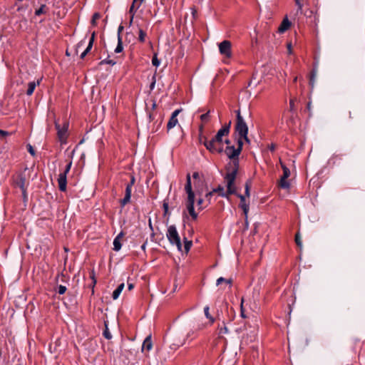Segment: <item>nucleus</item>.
<instances>
[{"label": "nucleus", "instance_id": "2eb2a0df", "mask_svg": "<svg viewBox=\"0 0 365 365\" xmlns=\"http://www.w3.org/2000/svg\"><path fill=\"white\" fill-rule=\"evenodd\" d=\"M237 197L240 199V207L243 210L245 216L247 217L249 212V204L245 202V196L243 195L237 194Z\"/></svg>", "mask_w": 365, "mask_h": 365}, {"label": "nucleus", "instance_id": "09e8293b", "mask_svg": "<svg viewBox=\"0 0 365 365\" xmlns=\"http://www.w3.org/2000/svg\"><path fill=\"white\" fill-rule=\"evenodd\" d=\"M135 182V178L133 175L130 176V181L127 184L128 186L133 187Z\"/></svg>", "mask_w": 365, "mask_h": 365}, {"label": "nucleus", "instance_id": "20e7f679", "mask_svg": "<svg viewBox=\"0 0 365 365\" xmlns=\"http://www.w3.org/2000/svg\"><path fill=\"white\" fill-rule=\"evenodd\" d=\"M232 122L229 121L227 123H225L217 133L214 138H212L210 140H208V143H218L222 144L223 143V137L227 136L230 132Z\"/></svg>", "mask_w": 365, "mask_h": 365}, {"label": "nucleus", "instance_id": "39448f33", "mask_svg": "<svg viewBox=\"0 0 365 365\" xmlns=\"http://www.w3.org/2000/svg\"><path fill=\"white\" fill-rule=\"evenodd\" d=\"M225 180L227 182V188L226 192L224 191V187L220 185H219L217 188L213 189L212 190V192H213V193L218 192L221 197L228 198L229 195L236 193V187L235 185V180H233L232 183H231V185L229 187L228 179L227 178V174L225 176Z\"/></svg>", "mask_w": 365, "mask_h": 365}, {"label": "nucleus", "instance_id": "a19ab883", "mask_svg": "<svg viewBox=\"0 0 365 365\" xmlns=\"http://www.w3.org/2000/svg\"><path fill=\"white\" fill-rule=\"evenodd\" d=\"M160 62L159 59L158 58L157 55L155 54L153 56V59H152L153 65L157 67V66H158L160 65Z\"/></svg>", "mask_w": 365, "mask_h": 365}, {"label": "nucleus", "instance_id": "ddd939ff", "mask_svg": "<svg viewBox=\"0 0 365 365\" xmlns=\"http://www.w3.org/2000/svg\"><path fill=\"white\" fill-rule=\"evenodd\" d=\"M58 188L61 192L66 190L67 186V176L65 173H60L58 178Z\"/></svg>", "mask_w": 365, "mask_h": 365}, {"label": "nucleus", "instance_id": "0e129e2a", "mask_svg": "<svg viewBox=\"0 0 365 365\" xmlns=\"http://www.w3.org/2000/svg\"><path fill=\"white\" fill-rule=\"evenodd\" d=\"M146 245H147V240L141 245V250H143L144 252L145 251Z\"/></svg>", "mask_w": 365, "mask_h": 365}, {"label": "nucleus", "instance_id": "69168bd1", "mask_svg": "<svg viewBox=\"0 0 365 365\" xmlns=\"http://www.w3.org/2000/svg\"><path fill=\"white\" fill-rule=\"evenodd\" d=\"M311 108H312V103L309 101L307 103V109L310 111L311 110Z\"/></svg>", "mask_w": 365, "mask_h": 365}, {"label": "nucleus", "instance_id": "9b49d317", "mask_svg": "<svg viewBox=\"0 0 365 365\" xmlns=\"http://www.w3.org/2000/svg\"><path fill=\"white\" fill-rule=\"evenodd\" d=\"M181 110L177 109L174 110L169 119V121L167 124V129L170 130L171 128H174L178 123V120L177 118L178 114L180 113Z\"/></svg>", "mask_w": 365, "mask_h": 365}, {"label": "nucleus", "instance_id": "473e14b6", "mask_svg": "<svg viewBox=\"0 0 365 365\" xmlns=\"http://www.w3.org/2000/svg\"><path fill=\"white\" fill-rule=\"evenodd\" d=\"M317 76V71L312 70L310 73V78H309V83L313 86L314 83V80Z\"/></svg>", "mask_w": 365, "mask_h": 365}, {"label": "nucleus", "instance_id": "cd10ccee", "mask_svg": "<svg viewBox=\"0 0 365 365\" xmlns=\"http://www.w3.org/2000/svg\"><path fill=\"white\" fill-rule=\"evenodd\" d=\"M237 148H237V153L238 152L241 153L242 150V147H243L244 143H243V139L241 138L240 136H238V138H237Z\"/></svg>", "mask_w": 365, "mask_h": 365}, {"label": "nucleus", "instance_id": "f3484780", "mask_svg": "<svg viewBox=\"0 0 365 365\" xmlns=\"http://www.w3.org/2000/svg\"><path fill=\"white\" fill-rule=\"evenodd\" d=\"M124 237V233L120 232L113 240V250L115 251H119L121 249V240Z\"/></svg>", "mask_w": 365, "mask_h": 365}, {"label": "nucleus", "instance_id": "6ab92c4d", "mask_svg": "<svg viewBox=\"0 0 365 365\" xmlns=\"http://www.w3.org/2000/svg\"><path fill=\"white\" fill-rule=\"evenodd\" d=\"M291 26L290 21L287 19H284L281 23L278 31L279 33H284Z\"/></svg>", "mask_w": 365, "mask_h": 365}, {"label": "nucleus", "instance_id": "f704fd0d", "mask_svg": "<svg viewBox=\"0 0 365 365\" xmlns=\"http://www.w3.org/2000/svg\"><path fill=\"white\" fill-rule=\"evenodd\" d=\"M197 205L198 206V210H203L205 207V201L202 198H199L197 200Z\"/></svg>", "mask_w": 365, "mask_h": 365}, {"label": "nucleus", "instance_id": "680f3d73", "mask_svg": "<svg viewBox=\"0 0 365 365\" xmlns=\"http://www.w3.org/2000/svg\"><path fill=\"white\" fill-rule=\"evenodd\" d=\"M295 2H296V4L298 6V9H299V10H302V4L299 2V0H295Z\"/></svg>", "mask_w": 365, "mask_h": 365}, {"label": "nucleus", "instance_id": "72a5a7b5", "mask_svg": "<svg viewBox=\"0 0 365 365\" xmlns=\"http://www.w3.org/2000/svg\"><path fill=\"white\" fill-rule=\"evenodd\" d=\"M200 120L204 123H207L210 120V111L201 115Z\"/></svg>", "mask_w": 365, "mask_h": 365}, {"label": "nucleus", "instance_id": "c85d7f7f", "mask_svg": "<svg viewBox=\"0 0 365 365\" xmlns=\"http://www.w3.org/2000/svg\"><path fill=\"white\" fill-rule=\"evenodd\" d=\"M103 335L107 339H110L112 338V335L109 331L108 325L106 324H105V329L103 331Z\"/></svg>", "mask_w": 365, "mask_h": 365}, {"label": "nucleus", "instance_id": "58836bf2", "mask_svg": "<svg viewBox=\"0 0 365 365\" xmlns=\"http://www.w3.org/2000/svg\"><path fill=\"white\" fill-rule=\"evenodd\" d=\"M95 36H96V33L93 32L92 34H91V38L89 39L88 44L87 46V47L90 48L91 49L92 48L93 45V42L95 41Z\"/></svg>", "mask_w": 365, "mask_h": 365}, {"label": "nucleus", "instance_id": "0eeeda50", "mask_svg": "<svg viewBox=\"0 0 365 365\" xmlns=\"http://www.w3.org/2000/svg\"><path fill=\"white\" fill-rule=\"evenodd\" d=\"M279 163L283 170V175L278 182V185L282 189H289L290 183L287 180L290 176V170L281 160Z\"/></svg>", "mask_w": 365, "mask_h": 365}, {"label": "nucleus", "instance_id": "338daca9", "mask_svg": "<svg viewBox=\"0 0 365 365\" xmlns=\"http://www.w3.org/2000/svg\"><path fill=\"white\" fill-rule=\"evenodd\" d=\"M194 334V331H190L187 334V338L192 336Z\"/></svg>", "mask_w": 365, "mask_h": 365}, {"label": "nucleus", "instance_id": "ea45409f", "mask_svg": "<svg viewBox=\"0 0 365 365\" xmlns=\"http://www.w3.org/2000/svg\"><path fill=\"white\" fill-rule=\"evenodd\" d=\"M95 36H96V33L93 32L92 34H91V38L89 39L88 44L87 46V47L90 48L91 49L92 48L93 45V42L95 41Z\"/></svg>", "mask_w": 365, "mask_h": 365}, {"label": "nucleus", "instance_id": "a211bd4d", "mask_svg": "<svg viewBox=\"0 0 365 365\" xmlns=\"http://www.w3.org/2000/svg\"><path fill=\"white\" fill-rule=\"evenodd\" d=\"M153 347V343L151 340V336H148L142 345V351H143L144 349H146L147 351H150Z\"/></svg>", "mask_w": 365, "mask_h": 365}, {"label": "nucleus", "instance_id": "4d7b16f0", "mask_svg": "<svg viewBox=\"0 0 365 365\" xmlns=\"http://www.w3.org/2000/svg\"><path fill=\"white\" fill-rule=\"evenodd\" d=\"M247 135L248 134H245V137H241V138H242L243 140H245L247 143L250 144V140L249 139Z\"/></svg>", "mask_w": 365, "mask_h": 365}, {"label": "nucleus", "instance_id": "603ef678", "mask_svg": "<svg viewBox=\"0 0 365 365\" xmlns=\"http://www.w3.org/2000/svg\"><path fill=\"white\" fill-rule=\"evenodd\" d=\"M124 27L122 25H120L118 29V39H119V36H121V32L123 31Z\"/></svg>", "mask_w": 365, "mask_h": 365}, {"label": "nucleus", "instance_id": "37998d69", "mask_svg": "<svg viewBox=\"0 0 365 365\" xmlns=\"http://www.w3.org/2000/svg\"><path fill=\"white\" fill-rule=\"evenodd\" d=\"M72 165V161L71 160L68 162V163L66 165L64 171L62 173H65V175L67 176V174L69 173L71 168Z\"/></svg>", "mask_w": 365, "mask_h": 365}, {"label": "nucleus", "instance_id": "6e6d98bb", "mask_svg": "<svg viewBox=\"0 0 365 365\" xmlns=\"http://www.w3.org/2000/svg\"><path fill=\"white\" fill-rule=\"evenodd\" d=\"M276 147L277 145L274 143H272L269 146V149L270 150V151L272 152H274L276 149Z\"/></svg>", "mask_w": 365, "mask_h": 365}, {"label": "nucleus", "instance_id": "412c9836", "mask_svg": "<svg viewBox=\"0 0 365 365\" xmlns=\"http://www.w3.org/2000/svg\"><path fill=\"white\" fill-rule=\"evenodd\" d=\"M39 84V81H38L37 83H36L35 81H31V82H29V84H28V89L26 91V94L28 96H31L33 94L36 87V85H38Z\"/></svg>", "mask_w": 365, "mask_h": 365}, {"label": "nucleus", "instance_id": "4be33fe9", "mask_svg": "<svg viewBox=\"0 0 365 365\" xmlns=\"http://www.w3.org/2000/svg\"><path fill=\"white\" fill-rule=\"evenodd\" d=\"M123 50V41H122V36H119V39H118V45L115 49V53H121Z\"/></svg>", "mask_w": 365, "mask_h": 365}, {"label": "nucleus", "instance_id": "a878e982", "mask_svg": "<svg viewBox=\"0 0 365 365\" xmlns=\"http://www.w3.org/2000/svg\"><path fill=\"white\" fill-rule=\"evenodd\" d=\"M209 309H210L209 307L206 306L204 308V313H205L206 318L210 319V324H212L214 323L215 319L210 314Z\"/></svg>", "mask_w": 365, "mask_h": 365}, {"label": "nucleus", "instance_id": "393cba45", "mask_svg": "<svg viewBox=\"0 0 365 365\" xmlns=\"http://www.w3.org/2000/svg\"><path fill=\"white\" fill-rule=\"evenodd\" d=\"M184 248L186 252H188L192 245V242L184 237Z\"/></svg>", "mask_w": 365, "mask_h": 365}, {"label": "nucleus", "instance_id": "bf43d9fd", "mask_svg": "<svg viewBox=\"0 0 365 365\" xmlns=\"http://www.w3.org/2000/svg\"><path fill=\"white\" fill-rule=\"evenodd\" d=\"M287 51H288V53H289V54H291V53H292V43H289L287 44Z\"/></svg>", "mask_w": 365, "mask_h": 365}, {"label": "nucleus", "instance_id": "a18cd8bd", "mask_svg": "<svg viewBox=\"0 0 365 365\" xmlns=\"http://www.w3.org/2000/svg\"><path fill=\"white\" fill-rule=\"evenodd\" d=\"M27 150H28V152L33 156L35 155L36 153H35V150L34 148L30 145H27Z\"/></svg>", "mask_w": 365, "mask_h": 365}, {"label": "nucleus", "instance_id": "5701e85b", "mask_svg": "<svg viewBox=\"0 0 365 365\" xmlns=\"http://www.w3.org/2000/svg\"><path fill=\"white\" fill-rule=\"evenodd\" d=\"M48 11V8L46 4H42L38 9H36L35 11V14L36 16H40L43 14H46Z\"/></svg>", "mask_w": 365, "mask_h": 365}, {"label": "nucleus", "instance_id": "c03bdc74", "mask_svg": "<svg viewBox=\"0 0 365 365\" xmlns=\"http://www.w3.org/2000/svg\"><path fill=\"white\" fill-rule=\"evenodd\" d=\"M137 9H136V5H134L133 3H132V5L129 9V14L134 16Z\"/></svg>", "mask_w": 365, "mask_h": 365}, {"label": "nucleus", "instance_id": "8fccbe9b", "mask_svg": "<svg viewBox=\"0 0 365 365\" xmlns=\"http://www.w3.org/2000/svg\"><path fill=\"white\" fill-rule=\"evenodd\" d=\"M143 0H133V3L134 5H136V9H139L141 6Z\"/></svg>", "mask_w": 365, "mask_h": 365}, {"label": "nucleus", "instance_id": "052dcab7", "mask_svg": "<svg viewBox=\"0 0 365 365\" xmlns=\"http://www.w3.org/2000/svg\"><path fill=\"white\" fill-rule=\"evenodd\" d=\"M205 138H206L205 136H203L202 135V134H200V136H199V141L200 143L203 144V142L205 140Z\"/></svg>", "mask_w": 365, "mask_h": 365}, {"label": "nucleus", "instance_id": "7c9ffc66", "mask_svg": "<svg viewBox=\"0 0 365 365\" xmlns=\"http://www.w3.org/2000/svg\"><path fill=\"white\" fill-rule=\"evenodd\" d=\"M146 33L141 29H139L138 40L140 42L143 43L145 40Z\"/></svg>", "mask_w": 365, "mask_h": 365}, {"label": "nucleus", "instance_id": "423d86ee", "mask_svg": "<svg viewBox=\"0 0 365 365\" xmlns=\"http://www.w3.org/2000/svg\"><path fill=\"white\" fill-rule=\"evenodd\" d=\"M68 125V122L66 121L63 123V127H61L58 122L55 120V128L57 130V136L61 144H66L67 143Z\"/></svg>", "mask_w": 365, "mask_h": 365}, {"label": "nucleus", "instance_id": "f257e3e1", "mask_svg": "<svg viewBox=\"0 0 365 365\" xmlns=\"http://www.w3.org/2000/svg\"><path fill=\"white\" fill-rule=\"evenodd\" d=\"M225 153L228 158L231 160L229 165L226 168L227 178L228 179L230 187L232 181L235 180L238 173L240 167L239 155H240V152L237 153V148L235 146H227L225 149Z\"/></svg>", "mask_w": 365, "mask_h": 365}, {"label": "nucleus", "instance_id": "4468645a", "mask_svg": "<svg viewBox=\"0 0 365 365\" xmlns=\"http://www.w3.org/2000/svg\"><path fill=\"white\" fill-rule=\"evenodd\" d=\"M132 187L126 185L125 190V196L120 200V205L121 207H124L125 205L130 202L131 197Z\"/></svg>", "mask_w": 365, "mask_h": 365}, {"label": "nucleus", "instance_id": "49530a36", "mask_svg": "<svg viewBox=\"0 0 365 365\" xmlns=\"http://www.w3.org/2000/svg\"><path fill=\"white\" fill-rule=\"evenodd\" d=\"M91 49L90 48L86 47L85 51L81 54V56H80L81 58L83 59L85 58V56L91 51Z\"/></svg>", "mask_w": 365, "mask_h": 365}, {"label": "nucleus", "instance_id": "c756f323", "mask_svg": "<svg viewBox=\"0 0 365 365\" xmlns=\"http://www.w3.org/2000/svg\"><path fill=\"white\" fill-rule=\"evenodd\" d=\"M250 187H251V181L248 180L245 183V196L249 197L250 195Z\"/></svg>", "mask_w": 365, "mask_h": 365}, {"label": "nucleus", "instance_id": "864d4df0", "mask_svg": "<svg viewBox=\"0 0 365 365\" xmlns=\"http://www.w3.org/2000/svg\"><path fill=\"white\" fill-rule=\"evenodd\" d=\"M103 61H104V62H106V63L110 64V65H112V66H113V65H115V64L116 63V62H115V61H114L113 60H112V59H108V58H107V59L104 60Z\"/></svg>", "mask_w": 365, "mask_h": 365}, {"label": "nucleus", "instance_id": "4c0bfd02", "mask_svg": "<svg viewBox=\"0 0 365 365\" xmlns=\"http://www.w3.org/2000/svg\"><path fill=\"white\" fill-rule=\"evenodd\" d=\"M223 324H224L223 327H219V334H226L229 333V329L226 327L225 322H223Z\"/></svg>", "mask_w": 365, "mask_h": 365}, {"label": "nucleus", "instance_id": "aec40b11", "mask_svg": "<svg viewBox=\"0 0 365 365\" xmlns=\"http://www.w3.org/2000/svg\"><path fill=\"white\" fill-rule=\"evenodd\" d=\"M124 287H125L124 283H121L113 291V294H112V297H113V299L114 300L117 299L119 297V296H120V293L122 292V291L123 290Z\"/></svg>", "mask_w": 365, "mask_h": 365}, {"label": "nucleus", "instance_id": "6e6552de", "mask_svg": "<svg viewBox=\"0 0 365 365\" xmlns=\"http://www.w3.org/2000/svg\"><path fill=\"white\" fill-rule=\"evenodd\" d=\"M203 145L211 153H221L223 151L225 152L222 144L208 143L207 138H205Z\"/></svg>", "mask_w": 365, "mask_h": 365}, {"label": "nucleus", "instance_id": "1a4fd4ad", "mask_svg": "<svg viewBox=\"0 0 365 365\" xmlns=\"http://www.w3.org/2000/svg\"><path fill=\"white\" fill-rule=\"evenodd\" d=\"M232 43L230 41L225 40L219 44L220 53L227 58H230Z\"/></svg>", "mask_w": 365, "mask_h": 365}, {"label": "nucleus", "instance_id": "3c124183", "mask_svg": "<svg viewBox=\"0 0 365 365\" xmlns=\"http://www.w3.org/2000/svg\"><path fill=\"white\" fill-rule=\"evenodd\" d=\"M7 135L8 133L6 131L0 130V139H4Z\"/></svg>", "mask_w": 365, "mask_h": 365}, {"label": "nucleus", "instance_id": "774afa93", "mask_svg": "<svg viewBox=\"0 0 365 365\" xmlns=\"http://www.w3.org/2000/svg\"><path fill=\"white\" fill-rule=\"evenodd\" d=\"M225 143L227 146H231V145H230L231 142H230V140L229 139H226V140H225Z\"/></svg>", "mask_w": 365, "mask_h": 365}, {"label": "nucleus", "instance_id": "e2e57ef3", "mask_svg": "<svg viewBox=\"0 0 365 365\" xmlns=\"http://www.w3.org/2000/svg\"><path fill=\"white\" fill-rule=\"evenodd\" d=\"M134 287V284L133 283H130L128 282V290H132Z\"/></svg>", "mask_w": 365, "mask_h": 365}, {"label": "nucleus", "instance_id": "79ce46f5", "mask_svg": "<svg viewBox=\"0 0 365 365\" xmlns=\"http://www.w3.org/2000/svg\"><path fill=\"white\" fill-rule=\"evenodd\" d=\"M66 290H67L66 287H65L63 285H59L58 287V293L59 294H63Z\"/></svg>", "mask_w": 365, "mask_h": 365}, {"label": "nucleus", "instance_id": "e433bc0d", "mask_svg": "<svg viewBox=\"0 0 365 365\" xmlns=\"http://www.w3.org/2000/svg\"><path fill=\"white\" fill-rule=\"evenodd\" d=\"M100 18H101L100 14L99 13H95L93 15V17H92V19H91V24L93 26H96L97 20H98Z\"/></svg>", "mask_w": 365, "mask_h": 365}, {"label": "nucleus", "instance_id": "c9c22d12", "mask_svg": "<svg viewBox=\"0 0 365 365\" xmlns=\"http://www.w3.org/2000/svg\"><path fill=\"white\" fill-rule=\"evenodd\" d=\"M295 242L297 244V245L299 247H302V239H301V236H300V234L299 232H297L296 235H295Z\"/></svg>", "mask_w": 365, "mask_h": 365}, {"label": "nucleus", "instance_id": "f8f14e48", "mask_svg": "<svg viewBox=\"0 0 365 365\" xmlns=\"http://www.w3.org/2000/svg\"><path fill=\"white\" fill-rule=\"evenodd\" d=\"M16 183L17 186L21 188L23 193L25 194L26 190V178L25 175H24V174L19 175L16 178Z\"/></svg>", "mask_w": 365, "mask_h": 365}, {"label": "nucleus", "instance_id": "5fc2aeb1", "mask_svg": "<svg viewBox=\"0 0 365 365\" xmlns=\"http://www.w3.org/2000/svg\"><path fill=\"white\" fill-rule=\"evenodd\" d=\"M155 76H154L153 77V81L150 85V90H153L155 88Z\"/></svg>", "mask_w": 365, "mask_h": 365}, {"label": "nucleus", "instance_id": "bb28decb", "mask_svg": "<svg viewBox=\"0 0 365 365\" xmlns=\"http://www.w3.org/2000/svg\"><path fill=\"white\" fill-rule=\"evenodd\" d=\"M222 282H225L227 284H232V279H225V278L221 277L217 279L216 284L217 286H219Z\"/></svg>", "mask_w": 365, "mask_h": 365}, {"label": "nucleus", "instance_id": "f03ea898", "mask_svg": "<svg viewBox=\"0 0 365 365\" xmlns=\"http://www.w3.org/2000/svg\"><path fill=\"white\" fill-rule=\"evenodd\" d=\"M235 134L237 135V136L245 137V134H248V126L241 115L240 110H235Z\"/></svg>", "mask_w": 365, "mask_h": 365}, {"label": "nucleus", "instance_id": "9d476101", "mask_svg": "<svg viewBox=\"0 0 365 365\" xmlns=\"http://www.w3.org/2000/svg\"><path fill=\"white\" fill-rule=\"evenodd\" d=\"M195 197H187L186 202V209L193 220L197 218V213L195 211L194 208Z\"/></svg>", "mask_w": 365, "mask_h": 365}, {"label": "nucleus", "instance_id": "dca6fc26", "mask_svg": "<svg viewBox=\"0 0 365 365\" xmlns=\"http://www.w3.org/2000/svg\"><path fill=\"white\" fill-rule=\"evenodd\" d=\"M185 190L187 194V197H195V193L192 189L191 179H190V174H187V180H186V184L185 186Z\"/></svg>", "mask_w": 365, "mask_h": 365}, {"label": "nucleus", "instance_id": "13d9d810", "mask_svg": "<svg viewBox=\"0 0 365 365\" xmlns=\"http://www.w3.org/2000/svg\"><path fill=\"white\" fill-rule=\"evenodd\" d=\"M85 44V39L83 40H81L80 42H78V43L77 44V48H81L82 46H83Z\"/></svg>", "mask_w": 365, "mask_h": 365}, {"label": "nucleus", "instance_id": "2f4dec72", "mask_svg": "<svg viewBox=\"0 0 365 365\" xmlns=\"http://www.w3.org/2000/svg\"><path fill=\"white\" fill-rule=\"evenodd\" d=\"M213 194H214L213 192L210 191L205 195V200L207 202L205 203V207H207L210 204L211 198H212Z\"/></svg>", "mask_w": 365, "mask_h": 365}, {"label": "nucleus", "instance_id": "de8ad7c7", "mask_svg": "<svg viewBox=\"0 0 365 365\" xmlns=\"http://www.w3.org/2000/svg\"><path fill=\"white\" fill-rule=\"evenodd\" d=\"M294 101H295V98H291L289 100V107H290L291 111L294 110Z\"/></svg>", "mask_w": 365, "mask_h": 365}, {"label": "nucleus", "instance_id": "7ed1b4c3", "mask_svg": "<svg viewBox=\"0 0 365 365\" xmlns=\"http://www.w3.org/2000/svg\"><path fill=\"white\" fill-rule=\"evenodd\" d=\"M166 236L170 243L173 245H175L178 250L181 251L182 243L180 235L175 225H170L168 227Z\"/></svg>", "mask_w": 365, "mask_h": 365}, {"label": "nucleus", "instance_id": "b1692460", "mask_svg": "<svg viewBox=\"0 0 365 365\" xmlns=\"http://www.w3.org/2000/svg\"><path fill=\"white\" fill-rule=\"evenodd\" d=\"M163 210H164L163 215L168 216V217H169V216L170 215V212H169L168 202L166 199L164 200V201H163Z\"/></svg>", "mask_w": 365, "mask_h": 365}]
</instances>
